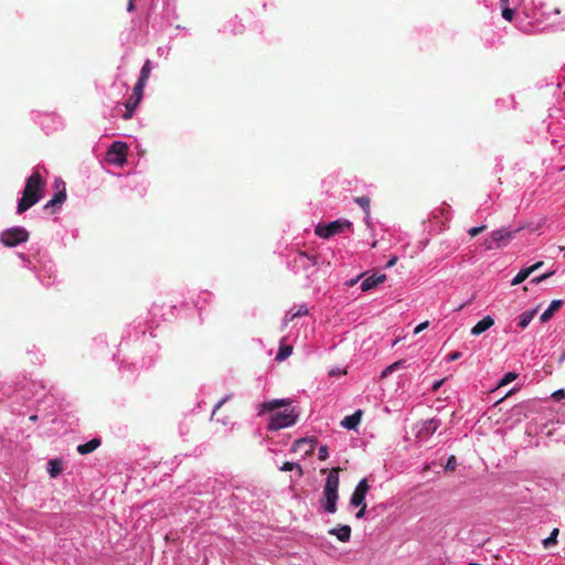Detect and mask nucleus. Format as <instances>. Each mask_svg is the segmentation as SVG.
Here are the masks:
<instances>
[{
    "mask_svg": "<svg viewBox=\"0 0 565 565\" xmlns=\"http://www.w3.org/2000/svg\"><path fill=\"white\" fill-rule=\"evenodd\" d=\"M45 181L38 170L26 179L22 198L18 202L17 213L22 214L36 204L43 196Z\"/></svg>",
    "mask_w": 565,
    "mask_h": 565,
    "instance_id": "1",
    "label": "nucleus"
},
{
    "mask_svg": "<svg viewBox=\"0 0 565 565\" xmlns=\"http://www.w3.org/2000/svg\"><path fill=\"white\" fill-rule=\"evenodd\" d=\"M342 469L340 467H334L329 471L324 482L322 497L320 499L322 509L330 514L335 513L338 510L337 503L339 500L340 484L339 472Z\"/></svg>",
    "mask_w": 565,
    "mask_h": 565,
    "instance_id": "2",
    "label": "nucleus"
},
{
    "mask_svg": "<svg viewBox=\"0 0 565 565\" xmlns=\"http://www.w3.org/2000/svg\"><path fill=\"white\" fill-rule=\"evenodd\" d=\"M298 417L299 414L295 411L294 407L284 412H277L270 416L268 429L276 431L281 428L289 427L297 422Z\"/></svg>",
    "mask_w": 565,
    "mask_h": 565,
    "instance_id": "3",
    "label": "nucleus"
},
{
    "mask_svg": "<svg viewBox=\"0 0 565 565\" xmlns=\"http://www.w3.org/2000/svg\"><path fill=\"white\" fill-rule=\"evenodd\" d=\"M352 223L348 220H335L326 225L318 224L315 228V233L322 238H330L337 234L344 232L345 230H351Z\"/></svg>",
    "mask_w": 565,
    "mask_h": 565,
    "instance_id": "4",
    "label": "nucleus"
},
{
    "mask_svg": "<svg viewBox=\"0 0 565 565\" xmlns=\"http://www.w3.org/2000/svg\"><path fill=\"white\" fill-rule=\"evenodd\" d=\"M29 232L21 226L6 230L0 235V241L6 247H15L29 239Z\"/></svg>",
    "mask_w": 565,
    "mask_h": 565,
    "instance_id": "5",
    "label": "nucleus"
},
{
    "mask_svg": "<svg viewBox=\"0 0 565 565\" xmlns=\"http://www.w3.org/2000/svg\"><path fill=\"white\" fill-rule=\"evenodd\" d=\"M521 228H516L515 231H508L505 228H500L497 231H493L490 235V241L487 243V248H500L505 246L514 236L515 233H518Z\"/></svg>",
    "mask_w": 565,
    "mask_h": 565,
    "instance_id": "6",
    "label": "nucleus"
},
{
    "mask_svg": "<svg viewBox=\"0 0 565 565\" xmlns=\"http://www.w3.org/2000/svg\"><path fill=\"white\" fill-rule=\"evenodd\" d=\"M440 426V422L436 418H430L420 424L417 433H416V441L423 445L428 440L430 436H433Z\"/></svg>",
    "mask_w": 565,
    "mask_h": 565,
    "instance_id": "7",
    "label": "nucleus"
},
{
    "mask_svg": "<svg viewBox=\"0 0 565 565\" xmlns=\"http://www.w3.org/2000/svg\"><path fill=\"white\" fill-rule=\"evenodd\" d=\"M128 147L125 142L116 141L108 149V160L115 164L122 166L126 162Z\"/></svg>",
    "mask_w": 565,
    "mask_h": 565,
    "instance_id": "8",
    "label": "nucleus"
},
{
    "mask_svg": "<svg viewBox=\"0 0 565 565\" xmlns=\"http://www.w3.org/2000/svg\"><path fill=\"white\" fill-rule=\"evenodd\" d=\"M316 444V437L300 438L292 444L291 451L301 452L305 457H308L313 454Z\"/></svg>",
    "mask_w": 565,
    "mask_h": 565,
    "instance_id": "9",
    "label": "nucleus"
},
{
    "mask_svg": "<svg viewBox=\"0 0 565 565\" xmlns=\"http://www.w3.org/2000/svg\"><path fill=\"white\" fill-rule=\"evenodd\" d=\"M143 88L145 87H141L140 85H135L132 95L126 103V113L122 116L124 119L127 120L132 117L135 109L137 108V106L139 105V103L142 99Z\"/></svg>",
    "mask_w": 565,
    "mask_h": 565,
    "instance_id": "10",
    "label": "nucleus"
},
{
    "mask_svg": "<svg viewBox=\"0 0 565 565\" xmlns=\"http://www.w3.org/2000/svg\"><path fill=\"white\" fill-rule=\"evenodd\" d=\"M369 490H370V486H369L367 480L362 479L358 483V486L355 487V489L351 495L350 504L353 507H359L362 503H365V497H366V493L369 492Z\"/></svg>",
    "mask_w": 565,
    "mask_h": 565,
    "instance_id": "11",
    "label": "nucleus"
},
{
    "mask_svg": "<svg viewBox=\"0 0 565 565\" xmlns=\"http://www.w3.org/2000/svg\"><path fill=\"white\" fill-rule=\"evenodd\" d=\"M386 280V275H372L370 277H366L363 279L361 284L362 291H369L375 287H377L380 284L384 282Z\"/></svg>",
    "mask_w": 565,
    "mask_h": 565,
    "instance_id": "12",
    "label": "nucleus"
},
{
    "mask_svg": "<svg viewBox=\"0 0 565 565\" xmlns=\"http://www.w3.org/2000/svg\"><path fill=\"white\" fill-rule=\"evenodd\" d=\"M493 324H494V319L491 316H486L483 319H481L479 322H477L472 327L471 334L480 335L481 333H483L488 329H490Z\"/></svg>",
    "mask_w": 565,
    "mask_h": 565,
    "instance_id": "13",
    "label": "nucleus"
},
{
    "mask_svg": "<svg viewBox=\"0 0 565 565\" xmlns=\"http://www.w3.org/2000/svg\"><path fill=\"white\" fill-rule=\"evenodd\" d=\"M330 535L337 536L340 542H349L351 537V527L349 525H340L328 531Z\"/></svg>",
    "mask_w": 565,
    "mask_h": 565,
    "instance_id": "14",
    "label": "nucleus"
},
{
    "mask_svg": "<svg viewBox=\"0 0 565 565\" xmlns=\"http://www.w3.org/2000/svg\"><path fill=\"white\" fill-rule=\"evenodd\" d=\"M563 306V300L558 299V300H553L548 308L541 315L540 317V320L542 323H545L547 322L550 319H552V317L554 316V313Z\"/></svg>",
    "mask_w": 565,
    "mask_h": 565,
    "instance_id": "15",
    "label": "nucleus"
},
{
    "mask_svg": "<svg viewBox=\"0 0 565 565\" xmlns=\"http://www.w3.org/2000/svg\"><path fill=\"white\" fill-rule=\"evenodd\" d=\"M291 403L288 398L273 399L262 404V412H273L279 407L289 406Z\"/></svg>",
    "mask_w": 565,
    "mask_h": 565,
    "instance_id": "16",
    "label": "nucleus"
},
{
    "mask_svg": "<svg viewBox=\"0 0 565 565\" xmlns=\"http://www.w3.org/2000/svg\"><path fill=\"white\" fill-rule=\"evenodd\" d=\"M100 446V439L99 438H93L89 441L78 445L77 451L81 455H87L96 450Z\"/></svg>",
    "mask_w": 565,
    "mask_h": 565,
    "instance_id": "17",
    "label": "nucleus"
},
{
    "mask_svg": "<svg viewBox=\"0 0 565 565\" xmlns=\"http://www.w3.org/2000/svg\"><path fill=\"white\" fill-rule=\"evenodd\" d=\"M151 73V62L150 60H147L140 71V76L138 78V82L136 85H140L141 87H145Z\"/></svg>",
    "mask_w": 565,
    "mask_h": 565,
    "instance_id": "18",
    "label": "nucleus"
},
{
    "mask_svg": "<svg viewBox=\"0 0 565 565\" xmlns=\"http://www.w3.org/2000/svg\"><path fill=\"white\" fill-rule=\"evenodd\" d=\"M361 415H362V412L356 411L353 415L344 417L341 425L348 429H354L361 419Z\"/></svg>",
    "mask_w": 565,
    "mask_h": 565,
    "instance_id": "19",
    "label": "nucleus"
},
{
    "mask_svg": "<svg viewBox=\"0 0 565 565\" xmlns=\"http://www.w3.org/2000/svg\"><path fill=\"white\" fill-rule=\"evenodd\" d=\"M308 315V308L305 305L299 306L297 310L291 309L285 317L286 322H291L295 318Z\"/></svg>",
    "mask_w": 565,
    "mask_h": 565,
    "instance_id": "20",
    "label": "nucleus"
},
{
    "mask_svg": "<svg viewBox=\"0 0 565 565\" xmlns=\"http://www.w3.org/2000/svg\"><path fill=\"white\" fill-rule=\"evenodd\" d=\"M536 311L537 309H533V310H530V311H524L523 313L520 315L519 317V327L524 329L526 328L530 322L532 321V319L534 318V316L536 315Z\"/></svg>",
    "mask_w": 565,
    "mask_h": 565,
    "instance_id": "21",
    "label": "nucleus"
},
{
    "mask_svg": "<svg viewBox=\"0 0 565 565\" xmlns=\"http://www.w3.org/2000/svg\"><path fill=\"white\" fill-rule=\"evenodd\" d=\"M47 472L51 478L57 477L62 472V462L58 459H51L47 463Z\"/></svg>",
    "mask_w": 565,
    "mask_h": 565,
    "instance_id": "22",
    "label": "nucleus"
},
{
    "mask_svg": "<svg viewBox=\"0 0 565 565\" xmlns=\"http://www.w3.org/2000/svg\"><path fill=\"white\" fill-rule=\"evenodd\" d=\"M292 353V345L280 343L278 353L276 355V361L281 362L289 358Z\"/></svg>",
    "mask_w": 565,
    "mask_h": 565,
    "instance_id": "23",
    "label": "nucleus"
},
{
    "mask_svg": "<svg viewBox=\"0 0 565 565\" xmlns=\"http://www.w3.org/2000/svg\"><path fill=\"white\" fill-rule=\"evenodd\" d=\"M405 364H406L405 360H399V361L394 362L393 364L388 365L387 367H385L382 371L381 379H386L393 372H395L402 367H405Z\"/></svg>",
    "mask_w": 565,
    "mask_h": 565,
    "instance_id": "24",
    "label": "nucleus"
},
{
    "mask_svg": "<svg viewBox=\"0 0 565 565\" xmlns=\"http://www.w3.org/2000/svg\"><path fill=\"white\" fill-rule=\"evenodd\" d=\"M279 469L281 471L296 470L299 477L303 476L302 467L299 463H296V462L286 461V462H284V465Z\"/></svg>",
    "mask_w": 565,
    "mask_h": 565,
    "instance_id": "25",
    "label": "nucleus"
},
{
    "mask_svg": "<svg viewBox=\"0 0 565 565\" xmlns=\"http://www.w3.org/2000/svg\"><path fill=\"white\" fill-rule=\"evenodd\" d=\"M531 275V271L529 270V268H523L521 269L516 276L512 279L511 281V285L512 286H516V285H520L521 282H523L529 276Z\"/></svg>",
    "mask_w": 565,
    "mask_h": 565,
    "instance_id": "26",
    "label": "nucleus"
},
{
    "mask_svg": "<svg viewBox=\"0 0 565 565\" xmlns=\"http://www.w3.org/2000/svg\"><path fill=\"white\" fill-rule=\"evenodd\" d=\"M558 533H559L558 529H554L552 531V533L550 534V536L546 537L545 540H543V545L545 548H548L550 546L555 545L557 543Z\"/></svg>",
    "mask_w": 565,
    "mask_h": 565,
    "instance_id": "27",
    "label": "nucleus"
},
{
    "mask_svg": "<svg viewBox=\"0 0 565 565\" xmlns=\"http://www.w3.org/2000/svg\"><path fill=\"white\" fill-rule=\"evenodd\" d=\"M354 201L361 206L363 207V210L365 211L366 214H369V209H370V199L367 196H358L354 199Z\"/></svg>",
    "mask_w": 565,
    "mask_h": 565,
    "instance_id": "28",
    "label": "nucleus"
},
{
    "mask_svg": "<svg viewBox=\"0 0 565 565\" xmlns=\"http://www.w3.org/2000/svg\"><path fill=\"white\" fill-rule=\"evenodd\" d=\"M53 202H55L57 205H61L66 200V190L63 185V189L60 190L53 198Z\"/></svg>",
    "mask_w": 565,
    "mask_h": 565,
    "instance_id": "29",
    "label": "nucleus"
},
{
    "mask_svg": "<svg viewBox=\"0 0 565 565\" xmlns=\"http://www.w3.org/2000/svg\"><path fill=\"white\" fill-rule=\"evenodd\" d=\"M516 379V374L513 372L507 373L500 381L499 386H504Z\"/></svg>",
    "mask_w": 565,
    "mask_h": 565,
    "instance_id": "30",
    "label": "nucleus"
},
{
    "mask_svg": "<svg viewBox=\"0 0 565 565\" xmlns=\"http://www.w3.org/2000/svg\"><path fill=\"white\" fill-rule=\"evenodd\" d=\"M457 468V460L455 456H450L447 460V463L445 466L446 470L455 471Z\"/></svg>",
    "mask_w": 565,
    "mask_h": 565,
    "instance_id": "31",
    "label": "nucleus"
},
{
    "mask_svg": "<svg viewBox=\"0 0 565 565\" xmlns=\"http://www.w3.org/2000/svg\"><path fill=\"white\" fill-rule=\"evenodd\" d=\"M502 17L507 21H512L513 17H514V10L509 7H504L502 9Z\"/></svg>",
    "mask_w": 565,
    "mask_h": 565,
    "instance_id": "32",
    "label": "nucleus"
},
{
    "mask_svg": "<svg viewBox=\"0 0 565 565\" xmlns=\"http://www.w3.org/2000/svg\"><path fill=\"white\" fill-rule=\"evenodd\" d=\"M487 228L486 225H481V226H476V227H471L468 233L471 237H475L479 234H481L484 230Z\"/></svg>",
    "mask_w": 565,
    "mask_h": 565,
    "instance_id": "33",
    "label": "nucleus"
},
{
    "mask_svg": "<svg viewBox=\"0 0 565 565\" xmlns=\"http://www.w3.org/2000/svg\"><path fill=\"white\" fill-rule=\"evenodd\" d=\"M328 456H329L328 446L327 445L320 446L319 451H318V458L320 460H326L328 458Z\"/></svg>",
    "mask_w": 565,
    "mask_h": 565,
    "instance_id": "34",
    "label": "nucleus"
},
{
    "mask_svg": "<svg viewBox=\"0 0 565 565\" xmlns=\"http://www.w3.org/2000/svg\"><path fill=\"white\" fill-rule=\"evenodd\" d=\"M230 399V396H226L224 397L223 399H221L214 407L213 409V413H212V417L215 416L216 412Z\"/></svg>",
    "mask_w": 565,
    "mask_h": 565,
    "instance_id": "35",
    "label": "nucleus"
},
{
    "mask_svg": "<svg viewBox=\"0 0 565 565\" xmlns=\"http://www.w3.org/2000/svg\"><path fill=\"white\" fill-rule=\"evenodd\" d=\"M460 356H461V353L459 351H454V352L448 354L447 361L448 362H454V361L460 359Z\"/></svg>",
    "mask_w": 565,
    "mask_h": 565,
    "instance_id": "36",
    "label": "nucleus"
},
{
    "mask_svg": "<svg viewBox=\"0 0 565 565\" xmlns=\"http://www.w3.org/2000/svg\"><path fill=\"white\" fill-rule=\"evenodd\" d=\"M360 507V510L356 512L355 516L358 519H362L364 518L365 513H366V503H362Z\"/></svg>",
    "mask_w": 565,
    "mask_h": 565,
    "instance_id": "37",
    "label": "nucleus"
},
{
    "mask_svg": "<svg viewBox=\"0 0 565 565\" xmlns=\"http://www.w3.org/2000/svg\"><path fill=\"white\" fill-rule=\"evenodd\" d=\"M552 275H553V273H546V274H544V275H542V276H539V277L533 278L531 281H532V282H534V284H539V282H541V281H543V280L547 279V278H548L550 276H552Z\"/></svg>",
    "mask_w": 565,
    "mask_h": 565,
    "instance_id": "38",
    "label": "nucleus"
},
{
    "mask_svg": "<svg viewBox=\"0 0 565 565\" xmlns=\"http://www.w3.org/2000/svg\"><path fill=\"white\" fill-rule=\"evenodd\" d=\"M428 326H429V322H428V321H424V322L419 323V324L415 328L414 333H415V334H418L419 332H422L423 330H425Z\"/></svg>",
    "mask_w": 565,
    "mask_h": 565,
    "instance_id": "39",
    "label": "nucleus"
},
{
    "mask_svg": "<svg viewBox=\"0 0 565 565\" xmlns=\"http://www.w3.org/2000/svg\"><path fill=\"white\" fill-rule=\"evenodd\" d=\"M553 397H554L556 401H559L561 398H564V397H565V391H564V390H558V391H556V392L553 394Z\"/></svg>",
    "mask_w": 565,
    "mask_h": 565,
    "instance_id": "40",
    "label": "nucleus"
},
{
    "mask_svg": "<svg viewBox=\"0 0 565 565\" xmlns=\"http://www.w3.org/2000/svg\"><path fill=\"white\" fill-rule=\"evenodd\" d=\"M542 266H543V262H537V263H535L534 265H532V266H530V267H527V268H529V270H530V271H531V274H532V273H534L536 269H540V267H542Z\"/></svg>",
    "mask_w": 565,
    "mask_h": 565,
    "instance_id": "41",
    "label": "nucleus"
},
{
    "mask_svg": "<svg viewBox=\"0 0 565 565\" xmlns=\"http://www.w3.org/2000/svg\"><path fill=\"white\" fill-rule=\"evenodd\" d=\"M55 206H57V204L55 202H53V199H51L45 205H44V209L45 210H50V209H54Z\"/></svg>",
    "mask_w": 565,
    "mask_h": 565,
    "instance_id": "42",
    "label": "nucleus"
},
{
    "mask_svg": "<svg viewBox=\"0 0 565 565\" xmlns=\"http://www.w3.org/2000/svg\"><path fill=\"white\" fill-rule=\"evenodd\" d=\"M397 259H398V258H397V256H393V257L387 262L386 267H387V268L393 267V266L397 263Z\"/></svg>",
    "mask_w": 565,
    "mask_h": 565,
    "instance_id": "43",
    "label": "nucleus"
},
{
    "mask_svg": "<svg viewBox=\"0 0 565 565\" xmlns=\"http://www.w3.org/2000/svg\"><path fill=\"white\" fill-rule=\"evenodd\" d=\"M444 383V380H440L438 382H436L434 385H433V391H437Z\"/></svg>",
    "mask_w": 565,
    "mask_h": 565,
    "instance_id": "44",
    "label": "nucleus"
},
{
    "mask_svg": "<svg viewBox=\"0 0 565 565\" xmlns=\"http://www.w3.org/2000/svg\"><path fill=\"white\" fill-rule=\"evenodd\" d=\"M363 276H364V275H360L358 278L351 279L350 281H348V285H349V286H354V285L358 282V280H359L361 277H363Z\"/></svg>",
    "mask_w": 565,
    "mask_h": 565,
    "instance_id": "45",
    "label": "nucleus"
},
{
    "mask_svg": "<svg viewBox=\"0 0 565 565\" xmlns=\"http://www.w3.org/2000/svg\"><path fill=\"white\" fill-rule=\"evenodd\" d=\"M127 9L128 11H132L135 9L134 0H129Z\"/></svg>",
    "mask_w": 565,
    "mask_h": 565,
    "instance_id": "46",
    "label": "nucleus"
},
{
    "mask_svg": "<svg viewBox=\"0 0 565 565\" xmlns=\"http://www.w3.org/2000/svg\"><path fill=\"white\" fill-rule=\"evenodd\" d=\"M545 7H546V4H545V3H542V4H541V7H540V9L543 11V12H542L543 14L547 15V14H548V12L544 10V9H545Z\"/></svg>",
    "mask_w": 565,
    "mask_h": 565,
    "instance_id": "47",
    "label": "nucleus"
},
{
    "mask_svg": "<svg viewBox=\"0 0 565 565\" xmlns=\"http://www.w3.org/2000/svg\"><path fill=\"white\" fill-rule=\"evenodd\" d=\"M502 8L508 7L509 0H500Z\"/></svg>",
    "mask_w": 565,
    "mask_h": 565,
    "instance_id": "48",
    "label": "nucleus"
},
{
    "mask_svg": "<svg viewBox=\"0 0 565 565\" xmlns=\"http://www.w3.org/2000/svg\"><path fill=\"white\" fill-rule=\"evenodd\" d=\"M553 12H554L555 14H559V13H561V10H559V8H557V7H556V8H554V9H553Z\"/></svg>",
    "mask_w": 565,
    "mask_h": 565,
    "instance_id": "49",
    "label": "nucleus"
},
{
    "mask_svg": "<svg viewBox=\"0 0 565 565\" xmlns=\"http://www.w3.org/2000/svg\"><path fill=\"white\" fill-rule=\"evenodd\" d=\"M36 419H38V416H36V415H32V416H30V420H31V422H35Z\"/></svg>",
    "mask_w": 565,
    "mask_h": 565,
    "instance_id": "50",
    "label": "nucleus"
},
{
    "mask_svg": "<svg viewBox=\"0 0 565 565\" xmlns=\"http://www.w3.org/2000/svg\"><path fill=\"white\" fill-rule=\"evenodd\" d=\"M330 374H338V371H331Z\"/></svg>",
    "mask_w": 565,
    "mask_h": 565,
    "instance_id": "51",
    "label": "nucleus"
},
{
    "mask_svg": "<svg viewBox=\"0 0 565 565\" xmlns=\"http://www.w3.org/2000/svg\"><path fill=\"white\" fill-rule=\"evenodd\" d=\"M330 374H338V371H331Z\"/></svg>",
    "mask_w": 565,
    "mask_h": 565,
    "instance_id": "52",
    "label": "nucleus"
},
{
    "mask_svg": "<svg viewBox=\"0 0 565 565\" xmlns=\"http://www.w3.org/2000/svg\"><path fill=\"white\" fill-rule=\"evenodd\" d=\"M564 97H565V90H564Z\"/></svg>",
    "mask_w": 565,
    "mask_h": 565,
    "instance_id": "53",
    "label": "nucleus"
}]
</instances>
